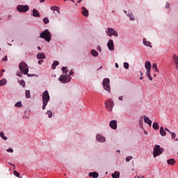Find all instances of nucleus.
Masks as SVG:
<instances>
[{
	"label": "nucleus",
	"instance_id": "0eeeda50",
	"mask_svg": "<svg viewBox=\"0 0 178 178\" xmlns=\"http://www.w3.org/2000/svg\"><path fill=\"white\" fill-rule=\"evenodd\" d=\"M40 38H44L45 41H47V42L51 41V33L48 29H46L42 33H40Z\"/></svg>",
	"mask_w": 178,
	"mask_h": 178
},
{
	"label": "nucleus",
	"instance_id": "a211bd4d",
	"mask_svg": "<svg viewBox=\"0 0 178 178\" xmlns=\"http://www.w3.org/2000/svg\"><path fill=\"white\" fill-rule=\"evenodd\" d=\"M143 118H144L145 123H147V124H149V126H152V121H151V120H149V118H148V117H147L145 115H144Z\"/></svg>",
	"mask_w": 178,
	"mask_h": 178
},
{
	"label": "nucleus",
	"instance_id": "c9c22d12",
	"mask_svg": "<svg viewBox=\"0 0 178 178\" xmlns=\"http://www.w3.org/2000/svg\"><path fill=\"white\" fill-rule=\"evenodd\" d=\"M25 95L26 97V98H30V90H26L25 92Z\"/></svg>",
	"mask_w": 178,
	"mask_h": 178
},
{
	"label": "nucleus",
	"instance_id": "6e6552de",
	"mask_svg": "<svg viewBox=\"0 0 178 178\" xmlns=\"http://www.w3.org/2000/svg\"><path fill=\"white\" fill-rule=\"evenodd\" d=\"M59 81L60 83H63V84H65L66 83H69L72 80V77L69 74H65V75H60L59 79Z\"/></svg>",
	"mask_w": 178,
	"mask_h": 178
},
{
	"label": "nucleus",
	"instance_id": "1a4fd4ad",
	"mask_svg": "<svg viewBox=\"0 0 178 178\" xmlns=\"http://www.w3.org/2000/svg\"><path fill=\"white\" fill-rule=\"evenodd\" d=\"M29 9H30V7H29V6L27 5H19L17 7V10H18V12H20V13H26V12H27Z\"/></svg>",
	"mask_w": 178,
	"mask_h": 178
},
{
	"label": "nucleus",
	"instance_id": "423d86ee",
	"mask_svg": "<svg viewBox=\"0 0 178 178\" xmlns=\"http://www.w3.org/2000/svg\"><path fill=\"white\" fill-rule=\"evenodd\" d=\"M104 105L108 112H112V109H113V106H115V103L113 100L108 99L104 102Z\"/></svg>",
	"mask_w": 178,
	"mask_h": 178
},
{
	"label": "nucleus",
	"instance_id": "5fc2aeb1",
	"mask_svg": "<svg viewBox=\"0 0 178 178\" xmlns=\"http://www.w3.org/2000/svg\"><path fill=\"white\" fill-rule=\"evenodd\" d=\"M40 3H43V2H45V0H40Z\"/></svg>",
	"mask_w": 178,
	"mask_h": 178
},
{
	"label": "nucleus",
	"instance_id": "774afa93",
	"mask_svg": "<svg viewBox=\"0 0 178 178\" xmlns=\"http://www.w3.org/2000/svg\"><path fill=\"white\" fill-rule=\"evenodd\" d=\"M10 17H11V16H10V15H9V16H8V19H10Z\"/></svg>",
	"mask_w": 178,
	"mask_h": 178
},
{
	"label": "nucleus",
	"instance_id": "39448f33",
	"mask_svg": "<svg viewBox=\"0 0 178 178\" xmlns=\"http://www.w3.org/2000/svg\"><path fill=\"white\" fill-rule=\"evenodd\" d=\"M145 67L147 70L146 72V76H147L149 80L150 81H152V76H151V62L149 61H146L145 64Z\"/></svg>",
	"mask_w": 178,
	"mask_h": 178
},
{
	"label": "nucleus",
	"instance_id": "6ab92c4d",
	"mask_svg": "<svg viewBox=\"0 0 178 178\" xmlns=\"http://www.w3.org/2000/svg\"><path fill=\"white\" fill-rule=\"evenodd\" d=\"M89 177L98 178L99 175L97 172H90L88 175Z\"/></svg>",
	"mask_w": 178,
	"mask_h": 178
},
{
	"label": "nucleus",
	"instance_id": "f3484780",
	"mask_svg": "<svg viewBox=\"0 0 178 178\" xmlns=\"http://www.w3.org/2000/svg\"><path fill=\"white\" fill-rule=\"evenodd\" d=\"M50 9L51 10H53L54 13H55V12H58V15L60 14V8L56 6H51Z\"/></svg>",
	"mask_w": 178,
	"mask_h": 178
},
{
	"label": "nucleus",
	"instance_id": "ea45409f",
	"mask_svg": "<svg viewBox=\"0 0 178 178\" xmlns=\"http://www.w3.org/2000/svg\"><path fill=\"white\" fill-rule=\"evenodd\" d=\"M62 71H63L64 73H67V67H62Z\"/></svg>",
	"mask_w": 178,
	"mask_h": 178
},
{
	"label": "nucleus",
	"instance_id": "2f4dec72",
	"mask_svg": "<svg viewBox=\"0 0 178 178\" xmlns=\"http://www.w3.org/2000/svg\"><path fill=\"white\" fill-rule=\"evenodd\" d=\"M19 84L22 86V87H24L26 86V83L24 82V80H19L18 81Z\"/></svg>",
	"mask_w": 178,
	"mask_h": 178
},
{
	"label": "nucleus",
	"instance_id": "e433bc0d",
	"mask_svg": "<svg viewBox=\"0 0 178 178\" xmlns=\"http://www.w3.org/2000/svg\"><path fill=\"white\" fill-rule=\"evenodd\" d=\"M47 115H48V118H52V111H48L47 113Z\"/></svg>",
	"mask_w": 178,
	"mask_h": 178
},
{
	"label": "nucleus",
	"instance_id": "3c124183",
	"mask_svg": "<svg viewBox=\"0 0 178 178\" xmlns=\"http://www.w3.org/2000/svg\"><path fill=\"white\" fill-rule=\"evenodd\" d=\"M118 99H119L120 101H123V96L119 97Z\"/></svg>",
	"mask_w": 178,
	"mask_h": 178
},
{
	"label": "nucleus",
	"instance_id": "b1692460",
	"mask_svg": "<svg viewBox=\"0 0 178 178\" xmlns=\"http://www.w3.org/2000/svg\"><path fill=\"white\" fill-rule=\"evenodd\" d=\"M112 177L113 178H119L120 177V172L118 171H115L113 174H112Z\"/></svg>",
	"mask_w": 178,
	"mask_h": 178
},
{
	"label": "nucleus",
	"instance_id": "69168bd1",
	"mask_svg": "<svg viewBox=\"0 0 178 178\" xmlns=\"http://www.w3.org/2000/svg\"><path fill=\"white\" fill-rule=\"evenodd\" d=\"M156 74H155L154 75V77H156Z\"/></svg>",
	"mask_w": 178,
	"mask_h": 178
},
{
	"label": "nucleus",
	"instance_id": "58836bf2",
	"mask_svg": "<svg viewBox=\"0 0 178 178\" xmlns=\"http://www.w3.org/2000/svg\"><path fill=\"white\" fill-rule=\"evenodd\" d=\"M131 159H133V156H127L126 158V162H130V161H131Z\"/></svg>",
	"mask_w": 178,
	"mask_h": 178
},
{
	"label": "nucleus",
	"instance_id": "6e6d98bb",
	"mask_svg": "<svg viewBox=\"0 0 178 178\" xmlns=\"http://www.w3.org/2000/svg\"><path fill=\"white\" fill-rule=\"evenodd\" d=\"M81 2H83V0H79V1H77V3H80Z\"/></svg>",
	"mask_w": 178,
	"mask_h": 178
},
{
	"label": "nucleus",
	"instance_id": "393cba45",
	"mask_svg": "<svg viewBox=\"0 0 178 178\" xmlns=\"http://www.w3.org/2000/svg\"><path fill=\"white\" fill-rule=\"evenodd\" d=\"M38 59H45V54L44 53L38 54Z\"/></svg>",
	"mask_w": 178,
	"mask_h": 178
},
{
	"label": "nucleus",
	"instance_id": "f8f14e48",
	"mask_svg": "<svg viewBox=\"0 0 178 178\" xmlns=\"http://www.w3.org/2000/svg\"><path fill=\"white\" fill-rule=\"evenodd\" d=\"M172 60L176 70H178V56L176 54L172 55Z\"/></svg>",
	"mask_w": 178,
	"mask_h": 178
},
{
	"label": "nucleus",
	"instance_id": "412c9836",
	"mask_svg": "<svg viewBox=\"0 0 178 178\" xmlns=\"http://www.w3.org/2000/svg\"><path fill=\"white\" fill-rule=\"evenodd\" d=\"M33 17H40V12L38 10L33 9Z\"/></svg>",
	"mask_w": 178,
	"mask_h": 178
},
{
	"label": "nucleus",
	"instance_id": "f03ea898",
	"mask_svg": "<svg viewBox=\"0 0 178 178\" xmlns=\"http://www.w3.org/2000/svg\"><path fill=\"white\" fill-rule=\"evenodd\" d=\"M163 152V148H161L159 145H156L154 147V151H153L154 158H156V156H159V155H162Z\"/></svg>",
	"mask_w": 178,
	"mask_h": 178
},
{
	"label": "nucleus",
	"instance_id": "4468645a",
	"mask_svg": "<svg viewBox=\"0 0 178 178\" xmlns=\"http://www.w3.org/2000/svg\"><path fill=\"white\" fill-rule=\"evenodd\" d=\"M109 126L113 130H116L118 129V122L116 120H112L110 122Z\"/></svg>",
	"mask_w": 178,
	"mask_h": 178
},
{
	"label": "nucleus",
	"instance_id": "de8ad7c7",
	"mask_svg": "<svg viewBox=\"0 0 178 178\" xmlns=\"http://www.w3.org/2000/svg\"><path fill=\"white\" fill-rule=\"evenodd\" d=\"M169 6H170V4H169V3H167L165 5V8L169 9Z\"/></svg>",
	"mask_w": 178,
	"mask_h": 178
},
{
	"label": "nucleus",
	"instance_id": "72a5a7b5",
	"mask_svg": "<svg viewBox=\"0 0 178 178\" xmlns=\"http://www.w3.org/2000/svg\"><path fill=\"white\" fill-rule=\"evenodd\" d=\"M5 84H6V79H3L0 81V86H5Z\"/></svg>",
	"mask_w": 178,
	"mask_h": 178
},
{
	"label": "nucleus",
	"instance_id": "aec40b11",
	"mask_svg": "<svg viewBox=\"0 0 178 178\" xmlns=\"http://www.w3.org/2000/svg\"><path fill=\"white\" fill-rule=\"evenodd\" d=\"M160 134L162 137H165V136H166V131L163 129V127H160Z\"/></svg>",
	"mask_w": 178,
	"mask_h": 178
},
{
	"label": "nucleus",
	"instance_id": "79ce46f5",
	"mask_svg": "<svg viewBox=\"0 0 178 178\" xmlns=\"http://www.w3.org/2000/svg\"><path fill=\"white\" fill-rule=\"evenodd\" d=\"M16 75L18 77H23V74H22V73H20L19 72H17Z\"/></svg>",
	"mask_w": 178,
	"mask_h": 178
},
{
	"label": "nucleus",
	"instance_id": "49530a36",
	"mask_svg": "<svg viewBox=\"0 0 178 178\" xmlns=\"http://www.w3.org/2000/svg\"><path fill=\"white\" fill-rule=\"evenodd\" d=\"M165 131H167L168 133H169L170 134H172V131H170V130L168 129V128L165 129Z\"/></svg>",
	"mask_w": 178,
	"mask_h": 178
},
{
	"label": "nucleus",
	"instance_id": "dca6fc26",
	"mask_svg": "<svg viewBox=\"0 0 178 178\" xmlns=\"http://www.w3.org/2000/svg\"><path fill=\"white\" fill-rule=\"evenodd\" d=\"M124 13H126L127 16L129 17L130 20L134 21V15H133V13L131 12L130 10L128 11H124Z\"/></svg>",
	"mask_w": 178,
	"mask_h": 178
},
{
	"label": "nucleus",
	"instance_id": "4d7b16f0",
	"mask_svg": "<svg viewBox=\"0 0 178 178\" xmlns=\"http://www.w3.org/2000/svg\"><path fill=\"white\" fill-rule=\"evenodd\" d=\"M73 73H74L73 71H70V74L72 75L73 74Z\"/></svg>",
	"mask_w": 178,
	"mask_h": 178
},
{
	"label": "nucleus",
	"instance_id": "603ef678",
	"mask_svg": "<svg viewBox=\"0 0 178 178\" xmlns=\"http://www.w3.org/2000/svg\"><path fill=\"white\" fill-rule=\"evenodd\" d=\"M26 74H27L28 77H33V74H31L27 73Z\"/></svg>",
	"mask_w": 178,
	"mask_h": 178
},
{
	"label": "nucleus",
	"instance_id": "f257e3e1",
	"mask_svg": "<svg viewBox=\"0 0 178 178\" xmlns=\"http://www.w3.org/2000/svg\"><path fill=\"white\" fill-rule=\"evenodd\" d=\"M49 99H51V97L49 96V93L48 92V90H45L42 93V109L43 111L45 110V108L47 105H48V102H49Z\"/></svg>",
	"mask_w": 178,
	"mask_h": 178
},
{
	"label": "nucleus",
	"instance_id": "bf43d9fd",
	"mask_svg": "<svg viewBox=\"0 0 178 178\" xmlns=\"http://www.w3.org/2000/svg\"><path fill=\"white\" fill-rule=\"evenodd\" d=\"M144 133H145V134H148V132H147V131H144Z\"/></svg>",
	"mask_w": 178,
	"mask_h": 178
},
{
	"label": "nucleus",
	"instance_id": "7c9ffc66",
	"mask_svg": "<svg viewBox=\"0 0 178 178\" xmlns=\"http://www.w3.org/2000/svg\"><path fill=\"white\" fill-rule=\"evenodd\" d=\"M15 106H16L17 108H22V106H23V105L22 104V102H18L15 104Z\"/></svg>",
	"mask_w": 178,
	"mask_h": 178
},
{
	"label": "nucleus",
	"instance_id": "a18cd8bd",
	"mask_svg": "<svg viewBox=\"0 0 178 178\" xmlns=\"http://www.w3.org/2000/svg\"><path fill=\"white\" fill-rule=\"evenodd\" d=\"M7 152H13V149H12V148H8V149H7Z\"/></svg>",
	"mask_w": 178,
	"mask_h": 178
},
{
	"label": "nucleus",
	"instance_id": "c85d7f7f",
	"mask_svg": "<svg viewBox=\"0 0 178 178\" xmlns=\"http://www.w3.org/2000/svg\"><path fill=\"white\" fill-rule=\"evenodd\" d=\"M152 67L153 69L155 70V72H156L157 73H159V70H158V65H156V63H154L152 65Z\"/></svg>",
	"mask_w": 178,
	"mask_h": 178
},
{
	"label": "nucleus",
	"instance_id": "cd10ccee",
	"mask_svg": "<svg viewBox=\"0 0 178 178\" xmlns=\"http://www.w3.org/2000/svg\"><path fill=\"white\" fill-rule=\"evenodd\" d=\"M58 65H59V62L58 61H54L52 64V69L54 70H55V69H56V66H58Z\"/></svg>",
	"mask_w": 178,
	"mask_h": 178
},
{
	"label": "nucleus",
	"instance_id": "7ed1b4c3",
	"mask_svg": "<svg viewBox=\"0 0 178 178\" xmlns=\"http://www.w3.org/2000/svg\"><path fill=\"white\" fill-rule=\"evenodd\" d=\"M110 83H111V79H109L108 78L104 79L102 81V86H103L104 90H105L108 92H111Z\"/></svg>",
	"mask_w": 178,
	"mask_h": 178
},
{
	"label": "nucleus",
	"instance_id": "680f3d73",
	"mask_svg": "<svg viewBox=\"0 0 178 178\" xmlns=\"http://www.w3.org/2000/svg\"><path fill=\"white\" fill-rule=\"evenodd\" d=\"M38 49H39V51H41V47H38Z\"/></svg>",
	"mask_w": 178,
	"mask_h": 178
},
{
	"label": "nucleus",
	"instance_id": "8fccbe9b",
	"mask_svg": "<svg viewBox=\"0 0 178 178\" xmlns=\"http://www.w3.org/2000/svg\"><path fill=\"white\" fill-rule=\"evenodd\" d=\"M42 62H44V60H40L38 61V65H42Z\"/></svg>",
	"mask_w": 178,
	"mask_h": 178
},
{
	"label": "nucleus",
	"instance_id": "9d476101",
	"mask_svg": "<svg viewBox=\"0 0 178 178\" xmlns=\"http://www.w3.org/2000/svg\"><path fill=\"white\" fill-rule=\"evenodd\" d=\"M106 33L108 37H112V35H114L115 37L118 36V32L112 28H108Z\"/></svg>",
	"mask_w": 178,
	"mask_h": 178
},
{
	"label": "nucleus",
	"instance_id": "bb28decb",
	"mask_svg": "<svg viewBox=\"0 0 178 178\" xmlns=\"http://www.w3.org/2000/svg\"><path fill=\"white\" fill-rule=\"evenodd\" d=\"M91 55H92V56L97 57V56H98V51H97L95 49H92L91 51Z\"/></svg>",
	"mask_w": 178,
	"mask_h": 178
},
{
	"label": "nucleus",
	"instance_id": "4c0bfd02",
	"mask_svg": "<svg viewBox=\"0 0 178 178\" xmlns=\"http://www.w3.org/2000/svg\"><path fill=\"white\" fill-rule=\"evenodd\" d=\"M143 117H140L139 118V124L140 127H143Z\"/></svg>",
	"mask_w": 178,
	"mask_h": 178
},
{
	"label": "nucleus",
	"instance_id": "052dcab7",
	"mask_svg": "<svg viewBox=\"0 0 178 178\" xmlns=\"http://www.w3.org/2000/svg\"><path fill=\"white\" fill-rule=\"evenodd\" d=\"M1 73H5V70H1Z\"/></svg>",
	"mask_w": 178,
	"mask_h": 178
},
{
	"label": "nucleus",
	"instance_id": "a878e982",
	"mask_svg": "<svg viewBox=\"0 0 178 178\" xmlns=\"http://www.w3.org/2000/svg\"><path fill=\"white\" fill-rule=\"evenodd\" d=\"M152 127L154 129V130H158L159 129V124L158 122H154Z\"/></svg>",
	"mask_w": 178,
	"mask_h": 178
},
{
	"label": "nucleus",
	"instance_id": "338daca9",
	"mask_svg": "<svg viewBox=\"0 0 178 178\" xmlns=\"http://www.w3.org/2000/svg\"><path fill=\"white\" fill-rule=\"evenodd\" d=\"M117 152H120V150H118Z\"/></svg>",
	"mask_w": 178,
	"mask_h": 178
},
{
	"label": "nucleus",
	"instance_id": "4be33fe9",
	"mask_svg": "<svg viewBox=\"0 0 178 178\" xmlns=\"http://www.w3.org/2000/svg\"><path fill=\"white\" fill-rule=\"evenodd\" d=\"M167 163L168 165H171L172 166H173V165L176 163V161L173 159H170L167 161Z\"/></svg>",
	"mask_w": 178,
	"mask_h": 178
},
{
	"label": "nucleus",
	"instance_id": "2eb2a0df",
	"mask_svg": "<svg viewBox=\"0 0 178 178\" xmlns=\"http://www.w3.org/2000/svg\"><path fill=\"white\" fill-rule=\"evenodd\" d=\"M96 139L97 141H99V143H105L106 141L105 137H104L101 134H97L96 136Z\"/></svg>",
	"mask_w": 178,
	"mask_h": 178
},
{
	"label": "nucleus",
	"instance_id": "20e7f679",
	"mask_svg": "<svg viewBox=\"0 0 178 178\" xmlns=\"http://www.w3.org/2000/svg\"><path fill=\"white\" fill-rule=\"evenodd\" d=\"M19 68L22 74H27V73H29V65L24 62H22L19 64Z\"/></svg>",
	"mask_w": 178,
	"mask_h": 178
},
{
	"label": "nucleus",
	"instance_id": "9b49d317",
	"mask_svg": "<svg viewBox=\"0 0 178 178\" xmlns=\"http://www.w3.org/2000/svg\"><path fill=\"white\" fill-rule=\"evenodd\" d=\"M107 47L109 51H115V45L113 44V40L110 39L107 43Z\"/></svg>",
	"mask_w": 178,
	"mask_h": 178
},
{
	"label": "nucleus",
	"instance_id": "c03bdc74",
	"mask_svg": "<svg viewBox=\"0 0 178 178\" xmlns=\"http://www.w3.org/2000/svg\"><path fill=\"white\" fill-rule=\"evenodd\" d=\"M171 137H172V139L176 138V134H175V133L172 132V133L171 134Z\"/></svg>",
	"mask_w": 178,
	"mask_h": 178
},
{
	"label": "nucleus",
	"instance_id": "09e8293b",
	"mask_svg": "<svg viewBox=\"0 0 178 178\" xmlns=\"http://www.w3.org/2000/svg\"><path fill=\"white\" fill-rule=\"evenodd\" d=\"M97 49L99 52H101V46H97Z\"/></svg>",
	"mask_w": 178,
	"mask_h": 178
},
{
	"label": "nucleus",
	"instance_id": "37998d69",
	"mask_svg": "<svg viewBox=\"0 0 178 178\" xmlns=\"http://www.w3.org/2000/svg\"><path fill=\"white\" fill-rule=\"evenodd\" d=\"M2 60L3 62H8V56H5V57L2 58Z\"/></svg>",
	"mask_w": 178,
	"mask_h": 178
},
{
	"label": "nucleus",
	"instance_id": "5701e85b",
	"mask_svg": "<svg viewBox=\"0 0 178 178\" xmlns=\"http://www.w3.org/2000/svg\"><path fill=\"white\" fill-rule=\"evenodd\" d=\"M143 44L146 47H150V48H152V46H151V43L149 41H147L146 38H143Z\"/></svg>",
	"mask_w": 178,
	"mask_h": 178
},
{
	"label": "nucleus",
	"instance_id": "ddd939ff",
	"mask_svg": "<svg viewBox=\"0 0 178 178\" xmlns=\"http://www.w3.org/2000/svg\"><path fill=\"white\" fill-rule=\"evenodd\" d=\"M81 13L83 16H85V17H88L90 13L88 11V10L87 8H86V7L83 6L81 7Z\"/></svg>",
	"mask_w": 178,
	"mask_h": 178
},
{
	"label": "nucleus",
	"instance_id": "a19ab883",
	"mask_svg": "<svg viewBox=\"0 0 178 178\" xmlns=\"http://www.w3.org/2000/svg\"><path fill=\"white\" fill-rule=\"evenodd\" d=\"M124 69H129V64H128V63H124Z\"/></svg>",
	"mask_w": 178,
	"mask_h": 178
},
{
	"label": "nucleus",
	"instance_id": "e2e57ef3",
	"mask_svg": "<svg viewBox=\"0 0 178 178\" xmlns=\"http://www.w3.org/2000/svg\"><path fill=\"white\" fill-rule=\"evenodd\" d=\"M138 178H144V176H142V177H138Z\"/></svg>",
	"mask_w": 178,
	"mask_h": 178
},
{
	"label": "nucleus",
	"instance_id": "c756f323",
	"mask_svg": "<svg viewBox=\"0 0 178 178\" xmlns=\"http://www.w3.org/2000/svg\"><path fill=\"white\" fill-rule=\"evenodd\" d=\"M13 175L14 176H16V177L22 178V177H20V173L16 170L13 172Z\"/></svg>",
	"mask_w": 178,
	"mask_h": 178
},
{
	"label": "nucleus",
	"instance_id": "0e129e2a",
	"mask_svg": "<svg viewBox=\"0 0 178 178\" xmlns=\"http://www.w3.org/2000/svg\"><path fill=\"white\" fill-rule=\"evenodd\" d=\"M140 76H143V72H140Z\"/></svg>",
	"mask_w": 178,
	"mask_h": 178
},
{
	"label": "nucleus",
	"instance_id": "f704fd0d",
	"mask_svg": "<svg viewBox=\"0 0 178 178\" xmlns=\"http://www.w3.org/2000/svg\"><path fill=\"white\" fill-rule=\"evenodd\" d=\"M43 22L44 23V24H48V23H49V19H48V17H44L43 19Z\"/></svg>",
	"mask_w": 178,
	"mask_h": 178
},
{
	"label": "nucleus",
	"instance_id": "13d9d810",
	"mask_svg": "<svg viewBox=\"0 0 178 178\" xmlns=\"http://www.w3.org/2000/svg\"><path fill=\"white\" fill-rule=\"evenodd\" d=\"M143 79H144V76H142L140 77V80H143Z\"/></svg>",
	"mask_w": 178,
	"mask_h": 178
},
{
	"label": "nucleus",
	"instance_id": "473e14b6",
	"mask_svg": "<svg viewBox=\"0 0 178 178\" xmlns=\"http://www.w3.org/2000/svg\"><path fill=\"white\" fill-rule=\"evenodd\" d=\"M1 138H3V140H4L5 141H6L8 140V138L6 136H5V135L3 134V133L1 131Z\"/></svg>",
	"mask_w": 178,
	"mask_h": 178
},
{
	"label": "nucleus",
	"instance_id": "864d4df0",
	"mask_svg": "<svg viewBox=\"0 0 178 178\" xmlns=\"http://www.w3.org/2000/svg\"><path fill=\"white\" fill-rule=\"evenodd\" d=\"M115 67H116L117 69H118V67H119V64H118V63H115Z\"/></svg>",
	"mask_w": 178,
	"mask_h": 178
}]
</instances>
